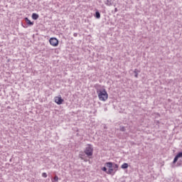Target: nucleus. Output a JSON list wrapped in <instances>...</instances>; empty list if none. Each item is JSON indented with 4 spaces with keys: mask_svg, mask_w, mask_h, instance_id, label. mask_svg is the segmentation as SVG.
<instances>
[{
    "mask_svg": "<svg viewBox=\"0 0 182 182\" xmlns=\"http://www.w3.org/2000/svg\"><path fill=\"white\" fill-rule=\"evenodd\" d=\"M105 165L109 168L107 171V174L114 176V174H116L117 171L119 170V165L117 164H113L112 162H107Z\"/></svg>",
    "mask_w": 182,
    "mask_h": 182,
    "instance_id": "nucleus-1",
    "label": "nucleus"
},
{
    "mask_svg": "<svg viewBox=\"0 0 182 182\" xmlns=\"http://www.w3.org/2000/svg\"><path fill=\"white\" fill-rule=\"evenodd\" d=\"M97 93L100 101L106 102L109 98V95L105 89L97 90Z\"/></svg>",
    "mask_w": 182,
    "mask_h": 182,
    "instance_id": "nucleus-2",
    "label": "nucleus"
},
{
    "mask_svg": "<svg viewBox=\"0 0 182 182\" xmlns=\"http://www.w3.org/2000/svg\"><path fill=\"white\" fill-rule=\"evenodd\" d=\"M93 151H94V149L92 146V145L87 144L85 150V154L87 155L88 156H92Z\"/></svg>",
    "mask_w": 182,
    "mask_h": 182,
    "instance_id": "nucleus-3",
    "label": "nucleus"
},
{
    "mask_svg": "<svg viewBox=\"0 0 182 182\" xmlns=\"http://www.w3.org/2000/svg\"><path fill=\"white\" fill-rule=\"evenodd\" d=\"M49 43L53 47H57L59 45V41L56 38H50L49 39Z\"/></svg>",
    "mask_w": 182,
    "mask_h": 182,
    "instance_id": "nucleus-4",
    "label": "nucleus"
},
{
    "mask_svg": "<svg viewBox=\"0 0 182 182\" xmlns=\"http://www.w3.org/2000/svg\"><path fill=\"white\" fill-rule=\"evenodd\" d=\"M54 102L57 105H62L64 102V100L62 98L61 95H58L54 97Z\"/></svg>",
    "mask_w": 182,
    "mask_h": 182,
    "instance_id": "nucleus-5",
    "label": "nucleus"
},
{
    "mask_svg": "<svg viewBox=\"0 0 182 182\" xmlns=\"http://www.w3.org/2000/svg\"><path fill=\"white\" fill-rule=\"evenodd\" d=\"M25 21L26 22V23L29 26H33V23L31 22L28 18H25Z\"/></svg>",
    "mask_w": 182,
    "mask_h": 182,
    "instance_id": "nucleus-6",
    "label": "nucleus"
},
{
    "mask_svg": "<svg viewBox=\"0 0 182 182\" xmlns=\"http://www.w3.org/2000/svg\"><path fill=\"white\" fill-rule=\"evenodd\" d=\"M31 17L33 20H37L39 18V15L36 14H33Z\"/></svg>",
    "mask_w": 182,
    "mask_h": 182,
    "instance_id": "nucleus-7",
    "label": "nucleus"
},
{
    "mask_svg": "<svg viewBox=\"0 0 182 182\" xmlns=\"http://www.w3.org/2000/svg\"><path fill=\"white\" fill-rule=\"evenodd\" d=\"M121 168L123 169H126L127 168H129V164L127 163H124L122 166Z\"/></svg>",
    "mask_w": 182,
    "mask_h": 182,
    "instance_id": "nucleus-8",
    "label": "nucleus"
},
{
    "mask_svg": "<svg viewBox=\"0 0 182 182\" xmlns=\"http://www.w3.org/2000/svg\"><path fill=\"white\" fill-rule=\"evenodd\" d=\"M134 73H135V77H139V73H140L139 70L135 69Z\"/></svg>",
    "mask_w": 182,
    "mask_h": 182,
    "instance_id": "nucleus-9",
    "label": "nucleus"
},
{
    "mask_svg": "<svg viewBox=\"0 0 182 182\" xmlns=\"http://www.w3.org/2000/svg\"><path fill=\"white\" fill-rule=\"evenodd\" d=\"M95 17L97 18H101V15H100V13L99 11L95 12Z\"/></svg>",
    "mask_w": 182,
    "mask_h": 182,
    "instance_id": "nucleus-10",
    "label": "nucleus"
},
{
    "mask_svg": "<svg viewBox=\"0 0 182 182\" xmlns=\"http://www.w3.org/2000/svg\"><path fill=\"white\" fill-rule=\"evenodd\" d=\"M42 177H43L44 178H47L48 174L46 173H42Z\"/></svg>",
    "mask_w": 182,
    "mask_h": 182,
    "instance_id": "nucleus-11",
    "label": "nucleus"
},
{
    "mask_svg": "<svg viewBox=\"0 0 182 182\" xmlns=\"http://www.w3.org/2000/svg\"><path fill=\"white\" fill-rule=\"evenodd\" d=\"M59 180V178L58 176H55L54 178H53V181H58Z\"/></svg>",
    "mask_w": 182,
    "mask_h": 182,
    "instance_id": "nucleus-12",
    "label": "nucleus"
},
{
    "mask_svg": "<svg viewBox=\"0 0 182 182\" xmlns=\"http://www.w3.org/2000/svg\"><path fill=\"white\" fill-rule=\"evenodd\" d=\"M102 171H105V173H107V171H108L107 167L102 168Z\"/></svg>",
    "mask_w": 182,
    "mask_h": 182,
    "instance_id": "nucleus-13",
    "label": "nucleus"
},
{
    "mask_svg": "<svg viewBox=\"0 0 182 182\" xmlns=\"http://www.w3.org/2000/svg\"><path fill=\"white\" fill-rule=\"evenodd\" d=\"M122 130L124 131V127L122 128Z\"/></svg>",
    "mask_w": 182,
    "mask_h": 182,
    "instance_id": "nucleus-14",
    "label": "nucleus"
},
{
    "mask_svg": "<svg viewBox=\"0 0 182 182\" xmlns=\"http://www.w3.org/2000/svg\"><path fill=\"white\" fill-rule=\"evenodd\" d=\"M115 11H117V9H115Z\"/></svg>",
    "mask_w": 182,
    "mask_h": 182,
    "instance_id": "nucleus-15",
    "label": "nucleus"
}]
</instances>
